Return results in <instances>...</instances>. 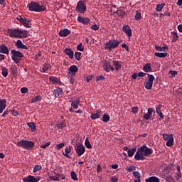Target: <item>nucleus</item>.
<instances>
[{"label": "nucleus", "instance_id": "f257e3e1", "mask_svg": "<svg viewBox=\"0 0 182 182\" xmlns=\"http://www.w3.org/2000/svg\"><path fill=\"white\" fill-rule=\"evenodd\" d=\"M7 33L10 38H17V39H22V38H28L29 32L27 30L22 28H9Z\"/></svg>", "mask_w": 182, "mask_h": 182}, {"label": "nucleus", "instance_id": "f03ea898", "mask_svg": "<svg viewBox=\"0 0 182 182\" xmlns=\"http://www.w3.org/2000/svg\"><path fill=\"white\" fill-rule=\"evenodd\" d=\"M153 154V150L146 145H143L139 149H137V151L135 154L134 159L139 161V160H144L145 157H149L151 154Z\"/></svg>", "mask_w": 182, "mask_h": 182}, {"label": "nucleus", "instance_id": "7ed1b4c3", "mask_svg": "<svg viewBox=\"0 0 182 182\" xmlns=\"http://www.w3.org/2000/svg\"><path fill=\"white\" fill-rule=\"evenodd\" d=\"M27 6L31 12H45L46 11V6L40 5L39 3L35 1H31Z\"/></svg>", "mask_w": 182, "mask_h": 182}, {"label": "nucleus", "instance_id": "20e7f679", "mask_svg": "<svg viewBox=\"0 0 182 182\" xmlns=\"http://www.w3.org/2000/svg\"><path fill=\"white\" fill-rule=\"evenodd\" d=\"M16 146L18 147H23V149L29 150L31 149H33L35 146V142L28 140H21L20 141L16 143Z\"/></svg>", "mask_w": 182, "mask_h": 182}, {"label": "nucleus", "instance_id": "39448f33", "mask_svg": "<svg viewBox=\"0 0 182 182\" xmlns=\"http://www.w3.org/2000/svg\"><path fill=\"white\" fill-rule=\"evenodd\" d=\"M12 53L11 59L14 60V63H19L21 59L23 58V54L21 51L16 50L15 49L11 50Z\"/></svg>", "mask_w": 182, "mask_h": 182}, {"label": "nucleus", "instance_id": "423d86ee", "mask_svg": "<svg viewBox=\"0 0 182 182\" xmlns=\"http://www.w3.org/2000/svg\"><path fill=\"white\" fill-rule=\"evenodd\" d=\"M120 45V42L117 40H109L108 42H107L105 44V49L107 50H112V49H115V48H117Z\"/></svg>", "mask_w": 182, "mask_h": 182}, {"label": "nucleus", "instance_id": "0eeeda50", "mask_svg": "<svg viewBox=\"0 0 182 182\" xmlns=\"http://www.w3.org/2000/svg\"><path fill=\"white\" fill-rule=\"evenodd\" d=\"M154 75L147 74V79L144 82V85L145 89L147 90H151V87H153V82L154 81Z\"/></svg>", "mask_w": 182, "mask_h": 182}, {"label": "nucleus", "instance_id": "6e6552de", "mask_svg": "<svg viewBox=\"0 0 182 182\" xmlns=\"http://www.w3.org/2000/svg\"><path fill=\"white\" fill-rule=\"evenodd\" d=\"M16 19L19 21L20 23L24 26L25 28H31V25H32V23H31V19L23 18L21 16H17Z\"/></svg>", "mask_w": 182, "mask_h": 182}, {"label": "nucleus", "instance_id": "1a4fd4ad", "mask_svg": "<svg viewBox=\"0 0 182 182\" xmlns=\"http://www.w3.org/2000/svg\"><path fill=\"white\" fill-rule=\"evenodd\" d=\"M75 150L78 157H80V156H82V154H85V151H86V149H85V146H83V144H77L75 148Z\"/></svg>", "mask_w": 182, "mask_h": 182}, {"label": "nucleus", "instance_id": "9d476101", "mask_svg": "<svg viewBox=\"0 0 182 182\" xmlns=\"http://www.w3.org/2000/svg\"><path fill=\"white\" fill-rule=\"evenodd\" d=\"M76 9L80 14H85L86 12V4L83 1H78Z\"/></svg>", "mask_w": 182, "mask_h": 182}, {"label": "nucleus", "instance_id": "9b49d317", "mask_svg": "<svg viewBox=\"0 0 182 182\" xmlns=\"http://www.w3.org/2000/svg\"><path fill=\"white\" fill-rule=\"evenodd\" d=\"M41 180V177L37 176L34 177L32 175L27 176L24 178H23V182H38Z\"/></svg>", "mask_w": 182, "mask_h": 182}, {"label": "nucleus", "instance_id": "f8f14e48", "mask_svg": "<svg viewBox=\"0 0 182 182\" xmlns=\"http://www.w3.org/2000/svg\"><path fill=\"white\" fill-rule=\"evenodd\" d=\"M68 76H76L79 68H77V66L73 65L68 68Z\"/></svg>", "mask_w": 182, "mask_h": 182}, {"label": "nucleus", "instance_id": "ddd939ff", "mask_svg": "<svg viewBox=\"0 0 182 182\" xmlns=\"http://www.w3.org/2000/svg\"><path fill=\"white\" fill-rule=\"evenodd\" d=\"M102 114H103V112L100 110H96L94 113L91 114L90 119H92V120H96V119H100V117H102Z\"/></svg>", "mask_w": 182, "mask_h": 182}, {"label": "nucleus", "instance_id": "4468645a", "mask_svg": "<svg viewBox=\"0 0 182 182\" xmlns=\"http://www.w3.org/2000/svg\"><path fill=\"white\" fill-rule=\"evenodd\" d=\"M103 69L105 70V72H112L114 71V68L110 65V63L109 62H105L103 64Z\"/></svg>", "mask_w": 182, "mask_h": 182}, {"label": "nucleus", "instance_id": "2eb2a0df", "mask_svg": "<svg viewBox=\"0 0 182 182\" xmlns=\"http://www.w3.org/2000/svg\"><path fill=\"white\" fill-rule=\"evenodd\" d=\"M122 31L129 38H132V28H130V26L127 25L124 26L122 27Z\"/></svg>", "mask_w": 182, "mask_h": 182}, {"label": "nucleus", "instance_id": "dca6fc26", "mask_svg": "<svg viewBox=\"0 0 182 182\" xmlns=\"http://www.w3.org/2000/svg\"><path fill=\"white\" fill-rule=\"evenodd\" d=\"M72 153V146H66L65 149V152H63V156H65V157H67V159H70V154Z\"/></svg>", "mask_w": 182, "mask_h": 182}, {"label": "nucleus", "instance_id": "f3484780", "mask_svg": "<svg viewBox=\"0 0 182 182\" xmlns=\"http://www.w3.org/2000/svg\"><path fill=\"white\" fill-rule=\"evenodd\" d=\"M77 21L80 23H83V25H87V23H90V19H89L87 18L82 17V16H78Z\"/></svg>", "mask_w": 182, "mask_h": 182}, {"label": "nucleus", "instance_id": "a211bd4d", "mask_svg": "<svg viewBox=\"0 0 182 182\" xmlns=\"http://www.w3.org/2000/svg\"><path fill=\"white\" fill-rule=\"evenodd\" d=\"M63 93V90L60 87H58L57 89L54 90L53 95L55 97H60V95Z\"/></svg>", "mask_w": 182, "mask_h": 182}, {"label": "nucleus", "instance_id": "6ab92c4d", "mask_svg": "<svg viewBox=\"0 0 182 182\" xmlns=\"http://www.w3.org/2000/svg\"><path fill=\"white\" fill-rule=\"evenodd\" d=\"M151 114H153V108H148V112L144 114L143 117L145 120H149L151 118Z\"/></svg>", "mask_w": 182, "mask_h": 182}, {"label": "nucleus", "instance_id": "aec40b11", "mask_svg": "<svg viewBox=\"0 0 182 182\" xmlns=\"http://www.w3.org/2000/svg\"><path fill=\"white\" fill-rule=\"evenodd\" d=\"M50 69H52V65L49 63H45L43 65V68L41 70V72H43V73H47L48 70H50Z\"/></svg>", "mask_w": 182, "mask_h": 182}, {"label": "nucleus", "instance_id": "412c9836", "mask_svg": "<svg viewBox=\"0 0 182 182\" xmlns=\"http://www.w3.org/2000/svg\"><path fill=\"white\" fill-rule=\"evenodd\" d=\"M68 35H70V31L68 28H64L63 30L60 31L59 36L62 37H66Z\"/></svg>", "mask_w": 182, "mask_h": 182}, {"label": "nucleus", "instance_id": "4be33fe9", "mask_svg": "<svg viewBox=\"0 0 182 182\" xmlns=\"http://www.w3.org/2000/svg\"><path fill=\"white\" fill-rule=\"evenodd\" d=\"M15 46H16L18 49H28V47L22 43V41L21 40L16 41Z\"/></svg>", "mask_w": 182, "mask_h": 182}, {"label": "nucleus", "instance_id": "5701e85b", "mask_svg": "<svg viewBox=\"0 0 182 182\" xmlns=\"http://www.w3.org/2000/svg\"><path fill=\"white\" fill-rule=\"evenodd\" d=\"M64 53H65V55L69 56L70 59H73L74 53H73V50L72 49H70V48H65L64 50Z\"/></svg>", "mask_w": 182, "mask_h": 182}, {"label": "nucleus", "instance_id": "b1692460", "mask_svg": "<svg viewBox=\"0 0 182 182\" xmlns=\"http://www.w3.org/2000/svg\"><path fill=\"white\" fill-rule=\"evenodd\" d=\"M0 53H4L5 55H9V50H8V47H6V46L2 44L0 46Z\"/></svg>", "mask_w": 182, "mask_h": 182}, {"label": "nucleus", "instance_id": "393cba45", "mask_svg": "<svg viewBox=\"0 0 182 182\" xmlns=\"http://www.w3.org/2000/svg\"><path fill=\"white\" fill-rule=\"evenodd\" d=\"M6 107V100H0V113H2L5 108Z\"/></svg>", "mask_w": 182, "mask_h": 182}, {"label": "nucleus", "instance_id": "a878e982", "mask_svg": "<svg viewBox=\"0 0 182 182\" xmlns=\"http://www.w3.org/2000/svg\"><path fill=\"white\" fill-rule=\"evenodd\" d=\"M145 182H160V179L156 176H151L146 178Z\"/></svg>", "mask_w": 182, "mask_h": 182}, {"label": "nucleus", "instance_id": "bb28decb", "mask_svg": "<svg viewBox=\"0 0 182 182\" xmlns=\"http://www.w3.org/2000/svg\"><path fill=\"white\" fill-rule=\"evenodd\" d=\"M113 66L115 68V70H119L122 68V63L118 60H114L113 61Z\"/></svg>", "mask_w": 182, "mask_h": 182}, {"label": "nucleus", "instance_id": "cd10ccee", "mask_svg": "<svg viewBox=\"0 0 182 182\" xmlns=\"http://www.w3.org/2000/svg\"><path fill=\"white\" fill-rule=\"evenodd\" d=\"M79 105H80V100L77 99L71 102V106L74 107V109H77L79 107Z\"/></svg>", "mask_w": 182, "mask_h": 182}, {"label": "nucleus", "instance_id": "c85d7f7f", "mask_svg": "<svg viewBox=\"0 0 182 182\" xmlns=\"http://www.w3.org/2000/svg\"><path fill=\"white\" fill-rule=\"evenodd\" d=\"M143 70L144 72H151V64L149 63H146L145 65H144Z\"/></svg>", "mask_w": 182, "mask_h": 182}, {"label": "nucleus", "instance_id": "c756f323", "mask_svg": "<svg viewBox=\"0 0 182 182\" xmlns=\"http://www.w3.org/2000/svg\"><path fill=\"white\" fill-rule=\"evenodd\" d=\"M41 100H42V96L37 95L31 100V103H36L37 102H41Z\"/></svg>", "mask_w": 182, "mask_h": 182}, {"label": "nucleus", "instance_id": "7c9ffc66", "mask_svg": "<svg viewBox=\"0 0 182 182\" xmlns=\"http://www.w3.org/2000/svg\"><path fill=\"white\" fill-rule=\"evenodd\" d=\"M49 80L53 85H58V83H59V80L58 79L57 77H53V76L49 77Z\"/></svg>", "mask_w": 182, "mask_h": 182}, {"label": "nucleus", "instance_id": "2f4dec72", "mask_svg": "<svg viewBox=\"0 0 182 182\" xmlns=\"http://www.w3.org/2000/svg\"><path fill=\"white\" fill-rule=\"evenodd\" d=\"M166 144L167 147H172V146H174V137L172 136V138H170Z\"/></svg>", "mask_w": 182, "mask_h": 182}, {"label": "nucleus", "instance_id": "473e14b6", "mask_svg": "<svg viewBox=\"0 0 182 182\" xmlns=\"http://www.w3.org/2000/svg\"><path fill=\"white\" fill-rule=\"evenodd\" d=\"M164 6H166V4L162 3L161 4H157L156 7V11L157 12H161V11L163 10V8H164Z\"/></svg>", "mask_w": 182, "mask_h": 182}, {"label": "nucleus", "instance_id": "72a5a7b5", "mask_svg": "<svg viewBox=\"0 0 182 182\" xmlns=\"http://www.w3.org/2000/svg\"><path fill=\"white\" fill-rule=\"evenodd\" d=\"M135 152H136V148L128 149L127 151L128 157H133V156H134Z\"/></svg>", "mask_w": 182, "mask_h": 182}, {"label": "nucleus", "instance_id": "f704fd0d", "mask_svg": "<svg viewBox=\"0 0 182 182\" xmlns=\"http://www.w3.org/2000/svg\"><path fill=\"white\" fill-rule=\"evenodd\" d=\"M1 75L4 77L8 76V68H6V67L1 68Z\"/></svg>", "mask_w": 182, "mask_h": 182}, {"label": "nucleus", "instance_id": "c9c22d12", "mask_svg": "<svg viewBox=\"0 0 182 182\" xmlns=\"http://www.w3.org/2000/svg\"><path fill=\"white\" fill-rule=\"evenodd\" d=\"M27 126L31 129V132H35V130H36V124L33 122L27 123Z\"/></svg>", "mask_w": 182, "mask_h": 182}, {"label": "nucleus", "instance_id": "e433bc0d", "mask_svg": "<svg viewBox=\"0 0 182 182\" xmlns=\"http://www.w3.org/2000/svg\"><path fill=\"white\" fill-rule=\"evenodd\" d=\"M172 35H173L172 42H177V41H178V34L177 33V32L173 31L172 33Z\"/></svg>", "mask_w": 182, "mask_h": 182}, {"label": "nucleus", "instance_id": "4c0bfd02", "mask_svg": "<svg viewBox=\"0 0 182 182\" xmlns=\"http://www.w3.org/2000/svg\"><path fill=\"white\" fill-rule=\"evenodd\" d=\"M70 176L72 180H74V181H77V180H79V178H77V174H76V172L71 171Z\"/></svg>", "mask_w": 182, "mask_h": 182}, {"label": "nucleus", "instance_id": "58836bf2", "mask_svg": "<svg viewBox=\"0 0 182 182\" xmlns=\"http://www.w3.org/2000/svg\"><path fill=\"white\" fill-rule=\"evenodd\" d=\"M154 55L157 56V58H166L167 53H155Z\"/></svg>", "mask_w": 182, "mask_h": 182}, {"label": "nucleus", "instance_id": "ea45409f", "mask_svg": "<svg viewBox=\"0 0 182 182\" xmlns=\"http://www.w3.org/2000/svg\"><path fill=\"white\" fill-rule=\"evenodd\" d=\"M172 137H173V134H163L164 140H165L166 141H167V140H170V139H171Z\"/></svg>", "mask_w": 182, "mask_h": 182}, {"label": "nucleus", "instance_id": "a19ab883", "mask_svg": "<svg viewBox=\"0 0 182 182\" xmlns=\"http://www.w3.org/2000/svg\"><path fill=\"white\" fill-rule=\"evenodd\" d=\"M109 120H110V117L107 114H104L102 117V122H104V123H107Z\"/></svg>", "mask_w": 182, "mask_h": 182}, {"label": "nucleus", "instance_id": "79ce46f5", "mask_svg": "<svg viewBox=\"0 0 182 182\" xmlns=\"http://www.w3.org/2000/svg\"><path fill=\"white\" fill-rule=\"evenodd\" d=\"M140 19H141V14L139 11H136L135 15V20L140 21Z\"/></svg>", "mask_w": 182, "mask_h": 182}, {"label": "nucleus", "instance_id": "37998d69", "mask_svg": "<svg viewBox=\"0 0 182 182\" xmlns=\"http://www.w3.org/2000/svg\"><path fill=\"white\" fill-rule=\"evenodd\" d=\"M85 144L87 149H92V144H90V141H89L88 138H86Z\"/></svg>", "mask_w": 182, "mask_h": 182}, {"label": "nucleus", "instance_id": "c03bdc74", "mask_svg": "<svg viewBox=\"0 0 182 182\" xmlns=\"http://www.w3.org/2000/svg\"><path fill=\"white\" fill-rule=\"evenodd\" d=\"M65 147V143H60L55 146V149L56 150H60V149H63Z\"/></svg>", "mask_w": 182, "mask_h": 182}, {"label": "nucleus", "instance_id": "a18cd8bd", "mask_svg": "<svg viewBox=\"0 0 182 182\" xmlns=\"http://www.w3.org/2000/svg\"><path fill=\"white\" fill-rule=\"evenodd\" d=\"M39 170H42V166L36 165L33 171V173H36L37 171H39Z\"/></svg>", "mask_w": 182, "mask_h": 182}, {"label": "nucleus", "instance_id": "49530a36", "mask_svg": "<svg viewBox=\"0 0 182 182\" xmlns=\"http://www.w3.org/2000/svg\"><path fill=\"white\" fill-rule=\"evenodd\" d=\"M80 56H82V53L76 52L75 53V58L76 59V60H80Z\"/></svg>", "mask_w": 182, "mask_h": 182}, {"label": "nucleus", "instance_id": "de8ad7c7", "mask_svg": "<svg viewBox=\"0 0 182 182\" xmlns=\"http://www.w3.org/2000/svg\"><path fill=\"white\" fill-rule=\"evenodd\" d=\"M52 144V142L48 141L47 143H46L45 144H42L40 146L41 149H46V147H49V146H50V144Z\"/></svg>", "mask_w": 182, "mask_h": 182}, {"label": "nucleus", "instance_id": "09e8293b", "mask_svg": "<svg viewBox=\"0 0 182 182\" xmlns=\"http://www.w3.org/2000/svg\"><path fill=\"white\" fill-rule=\"evenodd\" d=\"M77 50H80V52H83L85 50V48H83V44L81 43L77 46Z\"/></svg>", "mask_w": 182, "mask_h": 182}, {"label": "nucleus", "instance_id": "8fccbe9b", "mask_svg": "<svg viewBox=\"0 0 182 182\" xmlns=\"http://www.w3.org/2000/svg\"><path fill=\"white\" fill-rule=\"evenodd\" d=\"M58 129H65L66 127V124L65 122L60 123L57 125Z\"/></svg>", "mask_w": 182, "mask_h": 182}, {"label": "nucleus", "instance_id": "3c124183", "mask_svg": "<svg viewBox=\"0 0 182 182\" xmlns=\"http://www.w3.org/2000/svg\"><path fill=\"white\" fill-rule=\"evenodd\" d=\"M127 171H133V170H136V166H129V167L126 168Z\"/></svg>", "mask_w": 182, "mask_h": 182}, {"label": "nucleus", "instance_id": "603ef678", "mask_svg": "<svg viewBox=\"0 0 182 182\" xmlns=\"http://www.w3.org/2000/svg\"><path fill=\"white\" fill-rule=\"evenodd\" d=\"M177 75V71H170L169 72V77H176Z\"/></svg>", "mask_w": 182, "mask_h": 182}, {"label": "nucleus", "instance_id": "864d4df0", "mask_svg": "<svg viewBox=\"0 0 182 182\" xmlns=\"http://www.w3.org/2000/svg\"><path fill=\"white\" fill-rule=\"evenodd\" d=\"M49 180H53V181H60L59 177L58 176H49Z\"/></svg>", "mask_w": 182, "mask_h": 182}, {"label": "nucleus", "instance_id": "5fc2aeb1", "mask_svg": "<svg viewBox=\"0 0 182 182\" xmlns=\"http://www.w3.org/2000/svg\"><path fill=\"white\" fill-rule=\"evenodd\" d=\"M134 177H136V178H141L140 173L138 171H134L133 172Z\"/></svg>", "mask_w": 182, "mask_h": 182}, {"label": "nucleus", "instance_id": "6e6d98bb", "mask_svg": "<svg viewBox=\"0 0 182 182\" xmlns=\"http://www.w3.org/2000/svg\"><path fill=\"white\" fill-rule=\"evenodd\" d=\"M132 113H134V114H136L138 113V112H139V107H133L132 108Z\"/></svg>", "mask_w": 182, "mask_h": 182}, {"label": "nucleus", "instance_id": "4d7b16f0", "mask_svg": "<svg viewBox=\"0 0 182 182\" xmlns=\"http://www.w3.org/2000/svg\"><path fill=\"white\" fill-rule=\"evenodd\" d=\"M156 113L158 114H159L160 113H161V105H159L156 107Z\"/></svg>", "mask_w": 182, "mask_h": 182}, {"label": "nucleus", "instance_id": "13d9d810", "mask_svg": "<svg viewBox=\"0 0 182 182\" xmlns=\"http://www.w3.org/2000/svg\"><path fill=\"white\" fill-rule=\"evenodd\" d=\"M70 77V82L71 83V85H73V83H75V76L73 75H68Z\"/></svg>", "mask_w": 182, "mask_h": 182}, {"label": "nucleus", "instance_id": "bf43d9fd", "mask_svg": "<svg viewBox=\"0 0 182 182\" xmlns=\"http://www.w3.org/2000/svg\"><path fill=\"white\" fill-rule=\"evenodd\" d=\"M111 182H117L119 179L116 176H111L110 177Z\"/></svg>", "mask_w": 182, "mask_h": 182}, {"label": "nucleus", "instance_id": "052dcab7", "mask_svg": "<svg viewBox=\"0 0 182 182\" xmlns=\"http://www.w3.org/2000/svg\"><path fill=\"white\" fill-rule=\"evenodd\" d=\"M100 80H105V77H103V75L97 77L96 82H100Z\"/></svg>", "mask_w": 182, "mask_h": 182}, {"label": "nucleus", "instance_id": "680f3d73", "mask_svg": "<svg viewBox=\"0 0 182 182\" xmlns=\"http://www.w3.org/2000/svg\"><path fill=\"white\" fill-rule=\"evenodd\" d=\"M91 29L93 31H99V27H97V25L94 24L91 26Z\"/></svg>", "mask_w": 182, "mask_h": 182}, {"label": "nucleus", "instance_id": "e2e57ef3", "mask_svg": "<svg viewBox=\"0 0 182 182\" xmlns=\"http://www.w3.org/2000/svg\"><path fill=\"white\" fill-rule=\"evenodd\" d=\"M21 93H23V94L28 93V88L27 87H22L21 89Z\"/></svg>", "mask_w": 182, "mask_h": 182}, {"label": "nucleus", "instance_id": "0e129e2a", "mask_svg": "<svg viewBox=\"0 0 182 182\" xmlns=\"http://www.w3.org/2000/svg\"><path fill=\"white\" fill-rule=\"evenodd\" d=\"M11 114H12V116L16 117V116L19 115V113L16 110L14 109V110L11 111Z\"/></svg>", "mask_w": 182, "mask_h": 182}, {"label": "nucleus", "instance_id": "69168bd1", "mask_svg": "<svg viewBox=\"0 0 182 182\" xmlns=\"http://www.w3.org/2000/svg\"><path fill=\"white\" fill-rule=\"evenodd\" d=\"M174 180V178H173V176H166V181H170V182H171V181H173Z\"/></svg>", "mask_w": 182, "mask_h": 182}, {"label": "nucleus", "instance_id": "338daca9", "mask_svg": "<svg viewBox=\"0 0 182 182\" xmlns=\"http://www.w3.org/2000/svg\"><path fill=\"white\" fill-rule=\"evenodd\" d=\"M102 171V166L98 164L97 166V173H100Z\"/></svg>", "mask_w": 182, "mask_h": 182}, {"label": "nucleus", "instance_id": "774afa93", "mask_svg": "<svg viewBox=\"0 0 182 182\" xmlns=\"http://www.w3.org/2000/svg\"><path fill=\"white\" fill-rule=\"evenodd\" d=\"M178 31L182 33V24L178 26Z\"/></svg>", "mask_w": 182, "mask_h": 182}]
</instances>
